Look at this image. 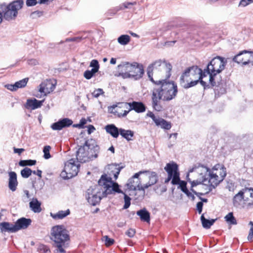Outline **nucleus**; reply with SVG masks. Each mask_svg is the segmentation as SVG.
I'll return each instance as SVG.
<instances>
[{"label": "nucleus", "mask_w": 253, "mask_h": 253, "mask_svg": "<svg viewBox=\"0 0 253 253\" xmlns=\"http://www.w3.org/2000/svg\"><path fill=\"white\" fill-rule=\"evenodd\" d=\"M120 185L117 182H113L110 178L106 175H102L98 180V184L88 188L86 192L85 197L88 202L92 206L98 204L103 197L115 193H121Z\"/></svg>", "instance_id": "1"}, {"label": "nucleus", "mask_w": 253, "mask_h": 253, "mask_svg": "<svg viewBox=\"0 0 253 253\" xmlns=\"http://www.w3.org/2000/svg\"><path fill=\"white\" fill-rule=\"evenodd\" d=\"M177 91V85L174 82L162 80L159 85L155 87L152 90L151 99L153 108L158 112L162 111L163 107L160 100L169 101L172 100L176 97Z\"/></svg>", "instance_id": "2"}, {"label": "nucleus", "mask_w": 253, "mask_h": 253, "mask_svg": "<svg viewBox=\"0 0 253 253\" xmlns=\"http://www.w3.org/2000/svg\"><path fill=\"white\" fill-rule=\"evenodd\" d=\"M195 171L197 174L204 175L206 181L208 182L209 185L204 184V187L207 189L206 193H209L215 188L226 175V168L219 164L215 165L211 170L209 168L203 165L195 167L189 170V172Z\"/></svg>", "instance_id": "3"}, {"label": "nucleus", "mask_w": 253, "mask_h": 253, "mask_svg": "<svg viewBox=\"0 0 253 253\" xmlns=\"http://www.w3.org/2000/svg\"><path fill=\"white\" fill-rule=\"evenodd\" d=\"M50 238L53 242V247L57 253H66L65 249L69 247L70 240L68 230L64 225H56L52 227Z\"/></svg>", "instance_id": "4"}, {"label": "nucleus", "mask_w": 253, "mask_h": 253, "mask_svg": "<svg viewBox=\"0 0 253 253\" xmlns=\"http://www.w3.org/2000/svg\"><path fill=\"white\" fill-rule=\"evenodd\" d=\"M205 76V72L203 73L197 66H193L185 70L180 76L179 84L183 88L188 89L197 84Z\"/></svg>", "instance_id": "5"}, {"label": "nucleus", "mask_w": 253, "mask_h": 253, "mask_svg": "<svg viewBox=\"0 0 253 253\" xmlns=\"http://www.w3.org/2000/svg\"><path fill=\"white\" fill-rule=\"evenodd\" d=\"M118 68L122 72L121 74L124 78H132L138 80L142 78L144 74L143 66L137 62H124L119 65Z\"/></svg>", "instance_id": "6"}, {"label": "nucleus", "mask_w": 253, "mask_h": 253, "mask_svg": "<svg viewBox=\"0 0 253 253\" xmlns=\"http://www.w3.org/2000/svg\"><path fill=\"white\" fill-rule=\"evenodd\" d=\"M227 64V60L222 57L217 56L208 63L204 72L210 75L209 81L211 86L215 85L216 76L223 71Z\"/></svg>", "instance_id": "7"}, {"label": "nucleus", "mask_w": 253, "mask_h": 253, "mask_svg": "<svg viewBox=\"0 0 253 253\" xmlns=\"http://www.w3.org/2000/svg\"><path fill=\"white\" fill-rule=\"evenodd\" d=\"M23 5L22 0H15L9 4L3 3L0 4V13L5 20L9 21L15 19L18 14V11Z\"/></svg>", "instance_id": "8"}, {"label": "nucleus", "mask_w": 253, "mask_h": 253, "mask_svg": "<svg viewBox=\"0 0 253 253\" xmlns=\"http://www.w3.org/2000/svg\"><path fill=\"white\" fill-rule=\"evenodd\" d=\"M78 162L76 163L73 159L67 161L65 164L64 170L61 172L60 176L64 179H68L77 175L80 166Z\"/></svg>", "instance_id": "9"}, {"label": "nucleus", "mask_w": 253, "mask_h": 253, "mask_svg": "<svg viewBox=\"0 0 253 253\" xmlns=\"http://www.w3.org/2000/svg\"><path fill=\"white\" fill-rule=\"evenodd\" d=\"M233 61L243 65L251 64L253 66V51L243 50L239 53L233 58Z\"/></svg>", "instance_id": "10"}, {"label": "nucleus", "mask_w": 253, "mask_h": 253, "mask_svg": "<svg viewBox=\"0 0 253 253\" xmlns=\"http://www.w3.org/2000/svg\"><path fill=\"white\" fill-rule=\"evenodd\" d=\"M55 87V84L51 80H46L42 82L39 85V91L41 95H36L38 98H41L42 95L46 96L47 94L53 91Z\"/></svg>", "instance_id": "11"}, {"label": "nucleus", "mask_w": 253, "mask_h": 253, "mask_svg": "<svg viewBox=\"0 0 253 253\" xmlns=\"http://www.w3.org/2000/svg\"><path fill=\"white\" fill-rule=\"evenodd\" d=\"M121 164H112L110 165H108L107 168L108 169L107 172V174H104L103 175H106L107 178H110L111 181L113 182H115L112 180V176H114V178L115 180H116L118 175L121 170L122 169L124 168L123 166H121Z\"/></svg>", "instance_id": "12"}, {"label": "nucleus", "mask_w": 253, "mask_h": 253, "mask_svg": "<svg viewBox=\"0 0 253 253\" xmlns=\"http://www.w3.org/2000/svg\"><path fill=\"white\" fill-rule=\"evenodd\" d=\"M86 145L88 155H92L89 157L90 161L96 158L99 151V147L96 144L95 140L92 139H88L86 140Z\"/></svg>", "instance_id": "13"}, {"label": "nucleus", "mask_w": 253, "mask_h": 253, "mask_svg": "<svg viewBox=\"0 0 253 253\" xmlns=\"http://www.w3.org/2000/svg\"><path fill=\"white\" fill-rule=\"evenodd\" d=\"M91 156L88 155L87 145H86V141H85L84 145L81 146L77 152V159L80 163H85L90 161L89 157Z\"/></svg>", "instance_id": "14"}, {"label": "nucleus", "mask_w": 253, "mask_h": 253, "mask_svg": "<svg viewBox=\"0 0 253 253\" xmlns=\"http://www.w3.org/2000/svg\"><path fill=\"white\" fill-rule=\"evenodd\" d=\"M164 66L165 68L166 72V76L167 78H169L171 76L170 71L172 69V66L170 63H168L166 62H164L163 64H162V61L161 60H156L153 63L150 64L148 67H151V69L153 70L154 69H158L161 66Z\"/></svg>", "instance_id": "15"}, {"label": "nucleus", "mask_w": 253, "mask_h": 253, "mask_svg": "<svg viewBox=\"0 0 253 253\" xmlns=\"http://www.w3.org/2000/svg\"><path fill=\"white\" fill-rule=\"evenodd\" d=\"M73 124L72 120L69 118H63L52 124L51 127L53 130H60L62 128L69 127Z\"/></svg>", "instance_id": "16"}, {"label": "nucleus", "mask_w": 253, "mask_h": 253, "mask_svg": "<svg viewBox=\"0 0 253 253\" xmlns=\"http://www.w3.org/2000/svg\"><path fill=\"white\" fill-rule=\"evenodd\" d=\"M126 106L128 105L130 107L129 110H134L138 113H142L145 111L146 106L142 102L133 101L129 103H125Z\"/></svg>", "instance_id": "17"}, {"label": "nucleus", "mask_w": 253, "mask_h": 253, "mask_svg": "<svg viewBox=\"0 0 253 253\" xmlns=\"http://www.w3.org/2000/svg\"><path fill=\"white\" fill-rule=\"evenodd\" d=\"M32 220L30 218L21 217L18 219L15 223L16 232L21 230L25 229L31 224Z\"/></svg>", "instance_id": "18"}, {"label": "nucleus", "mask_w": 253, "mask_h": 253, "mask_svg": "<svg viewBox=\"0 0 253 253\" xmlns=\"http://www.w3.org/2000/svg\"><path fill=\"white\" fill-rule=\"evenodd\" d=\"M8 188L12 192L15 191L18 184L17 174L14 171H10L8 172Z\"/></svg>", "instance_id": "19"}, {"label": "nucleus", "mask_w": 253, "mask_h": 253, "mask_svg": "<svg viewBox=\"0 0 253 253\" xmlns=\"http://www.w3.org/2000/svg\"><path fill=\"white\" fill-rule=\"evenodd\" d=\"M29 81L28 78H24L20 81L16 82L14 84H9L5 85V87L11 91H16L18 88L24 87Z\"/></svg>", "instance_id": "20"}, {"label": "nucleus", "mask_w": 253, "mask_h": 253, "mask_svg": "<svg viewBox=\"0 0 253 253\" xmlns=\"http://www.w3.org/2000/svg\"><path fill=\"white\" fill-rule=\"evenodd\" d=\"M44 100H38L35 98L28 99L25 105V106L27 109L35 110L37 108H40L42 105Z\"/></svg>", "instance_id": "21"}, {"label": "nucleus", "mask_w": 253, "mask_h": 253, "mask_svg": "<svg viewBox=\"0 0 253 253\" xmlns=\"http://www.w3.org/2000/svg\"><path fill=\"white\" fill-rule=\"evenodd\" d=\"M106 131L113 137L117 138L120 134V128H118L115 125L110 124L105 126Z\"/></svg>", "instance_id": "22"}, {"label": "nucleus", "mask_w": 253, "mask_h": 253, "mask_svg": "<svg viewBox=\"0 0 253 253\" xmlns=\"http://www.w3.org/2000/svg\"><path fill=\"white\" fill-rule=\"evenodd\" d=\"M140 185H141V181L140 179H133L131 178H130L128 180L126 184V186L129 190L135 191L138 190V188L139 187Z\"/></svg>", "instance_id": "23"}, {"label": "nucleus", "mask_w": 253, "mask_h": 253, "mask_svg": "<svg viewBox=\"0 0 253 253\" xmlns=\"http://www.w3.org/2000/svg\"><path fill=\"white\" fill-rule=\"evenodd\" d=\"M0 229L1 232H16L15 225L7 222L0 223Z\"/></svg>", "instance_id": "24"}, {"label": "nucleus", "mask_w": 253, "mask_h": 253, "mask_svg": "<svg viewBox=\"0 0 253 253\" xmlns=\"http://www.w3.org/2000/svg\"><path fill=\"white\" fill-rule=\"evenodd\" d=\"M245 194V202L248 205H253V188L245 187L243 188Z\"/></svg>", "instance_id": "25"}, {"label": "nucleus", "mask_w": 253, "mask_h": 253, "mask_svg": "<svg viewBox=\"0 0 253 253\" xmlns=\"http://www.w3.org/2000/svg\"><path fill=\"white\" fill-rule=\"evenodd\" d=\"M245 194L243 189L240 190L236 194L233 199V204L235 207H238L240 205L242 200L245 201Z\"/></svg>", "instance_id": "26"}, {"label": "nucleus", "mask_w": 253, "mask_h": 253, "mask_svg": "<svg viewBox=\"0 0 253 253\" xmlns=\"http://www.w3.org/2000/svg\"><path fill=\"white\" fill-rule=\"evenodd\" d=\"M41 203L37 198H33L29 203V206L32 211L35 213H39L42 211Z\"/></svg>", "instance_id": "27"}, {"label": "nucleus", "mask_w": 253, "mask_h": 253, "mask_svg": "<svg viewBox=\"0 0 253 253\" xmlns=\"http://www.w3.org/2000/svg\"><path fill=\"white\" fill-rule=\"evenodd\" d=\"M136 214L140 217L141 221L149 222L150 220V214L145 208H143L136 212Z\"/></svg>", "instance_id": "28"}, {"label": "nucleus", "mask_w": 253, "mask_h": 253, "mask_svg": "<svg viewBox=\"0 0 253 253\" xmlns=\"http://www.w3.org/2000/svg\"><path fill=\"white\" fill-rule=\"evenodd\" d=\"M155 124L156 126H160L161 128L167 130L170 129L171 127L170 122H168L164 119L160 117H158V120L155 121Z\"/></svg>", "instance_id": "29"}, {"label": "nucleus", "mask_w": 253, "mask_h": 253, "mask_svg": "<svg viewBox=\"0 0 253 253\" xmlns=\"http://www.w3.org/2000/svg\"><path fill=\"white\" fill-rule=\"evenodd\" d=\"M168 174L171 175L178 172V166L175 163H168L165 168Z\"/></svg>", "instance_id": "30"}, {"label": "nucleus", "mask_w": 253, "mask_h": 253, "mask_svg": "<svg viewBox=\"0 0 253 253\" xmlns=\"http://www.w3.org/2000/svg\"><path fill=\"white\" fill-rule=\"evenodd\" d=\"M120 135L125 138L127 141H129L132 140L134 136V132L131 130H126L125 129L120 128Z\"/></svg>", "instance_id": "31"}, {"label": "nucleus", "mask_w": 253, "mask_h": 253, "mask_svg": "<svg viewBox=\"0 0 253 253\" xmlns=\"http://www.w3.org/2000/svg\"><path fill=\"white\" fill-rule=\"evenodd\" d=\"M70 213V211L69 209L66 211H60L56 213H50L51 216L54 219H63Z\"/></svg>", "instance_id": "32"}, {"label": "nucleus", "mask_w": 253, "mask_h": 253, "mask_svg": "<svg viewBox=\"0 0 253 253\" xmlns=\"http://www.w3.org/2000/svg\"><path fill=\"white\" fill-rule=\"evenodd\" d=\"M214 86V85L213 86ZM215 94H217L218 95L223 94L226 93V84L224 83L221 82L220 83H218V84L216 85V82H215Z\"/></svg>", "instance_id": "33"}, {"label": "nucleus", "mask_w": 253, "mask_h": 253, "mask_svg": "<svg viewBox=\"0 0 253 253\" xmlns=\"http://www.w3.org/2000/svg\"><path fill=\"white\" fill-rule=\"evenodd\" d=\"M201 220L203 227L206 229H209L213 224L216 219H207L204 217V214H202L201 216Z\"/></svg>", "instance_id": "34"}, {"label": "nucleus", "mask_w": 253, "mask_h": 253, "mask_svg": "<svg viewBox=\"0 0 253 253\" xmlns=\"http://www.w3.org/2000/svg\"><path fill=\"white\" fill-rule=\"evenodd\" d=\"M198 179L193 181H191L190 180V179L188 180V181L191 183V188L193 189L194 187H195L198 185L201 184L203 182H206L205 178L204 176V175H201L200 174H198Z\"/></svg>", "instance_id": "35"}, {"label": "nucleus", "mask_w": 253, "mask_h": 253, "mask_svg": "<svg viewBox=\"0 0 253 253\" xmlns=\"http://www.w3.org/2000/svg\"><path fill=\"white\" fill-rule=\"evenodd\" d=\"M152 186L149 182L145 184H144L143 186L140 185L139 187L138 188V190L140 192V194L139 195V197H136V199H143L145 195V190L147 189L149 187Z\"/></svg>", "instance_id": "36"}, {"label": "nucleus", "mask_w": 253, "mask_h": 253, "mask_svg": "<svg viewBox=\"0 0 253 253\" xmlns=\"http://www.w3.org/2000/svg\"><path fill=\"white\" fill-rule=\"evenodd\" d=\"M149 181L148 182L151 185H153L156 184L158 181V176L156 172L149 171Z\"/></svg>", "instance_id": "37"}, {"label": "nucleus", "mask_w": 253, "mask_h": 253, "mask_svg": "<svg viewBox=\"0 0 253 253\" xmlns=\"http://www.w3.org/2000/svg\"><path fill=\"white\" fill-rule=\"evenodd\" d=\"M130 41V37L127 35H122L118 38V42L121 45H126Z\"/></svg>", "instance_id": "38"}, {"label": "nucleus", "mask_w": 253, "mask_h": 253, "mask_svg": "<svg viewBox=\"0 0 253 253\" xmlns=\"http://www.w3.org/2000/svg\"><path fill=\"white\" fill-rule=\"evenodd\" d=\"M224 218L226 221L230 224L236 225L237 223L236 219L233 215V212H229L225 216Z\"/></svg>", "instance_id": "39"}, {"label": "nucleus", "mask_w": 253, "mask_h": 253, "mask_svg": "<svg viewBox=\"0 0 253 253\" xmlns=\"http://www.w3.org/2000/svg\"><path fill=\"white\" fill-rule=\"evenodd\" d=\"M151 67H148L147 69V73L148 76V78H149L150 80L154 84L156 85H159V84L161 83L162 80H159V81H154V80L153 78V71L152 69L151 68Z\"/></svg>", "instance_id": "40"}, {"label": "nucleus", "mask_w": 253, "mask_h": 253, "mask_svg": "<svg viewBox=\"0 0 253 253\" xmlns=\"http://www.w3.org/2000/svg\"><path fill=\"white\" fill-rule=\"evenodd\" d=\"M37 161L34 160H21L19 162V165L21 167L32 166L35 165Z\"/></svg>", "instance_id": "41"}, {"label": "nucleus", "mask_w": 253, "mask_h": 253, "mask_svg": "<svg viewBox=\"0 0 253 253\" xmlns=\"http://www.w3.org/2000/svg\"><path fill=\"white\" fill-rule=\"evenodd\" d=\"M120 193H122L124 195V199L125 201V204L123 207V209H128L130 205V201L131 198L125 192L122 191V192Z\"/></svg>", "instance_id": "42"}, {"label": "nucleus", "mask_w": 253, "mask_h": 253, "mask_svg": "<svg viewBox=\"0 0 253 253\" xmlns=\"http://www.w3.org/2000/svg\"><path fill=\"white\" fill-rule=\"evenodd\" d=\"M33 170L30 168L26 167L21 170V176L25 178H28L32 174Z\"/></svg>", "instance_id": "43"}, {"label": "nucleus", "mask_w": 253, "mask_h": 253, "mask_svg": "<svg viewBox=\"0 0 253 253\" xmlns=\"http://www.w3.org/2000/svg\"><path fill=\"white\" fill-rule=\"evenodd\" d=\"M171 183L173 185H177L180 182L179 172L172 174Z\"/></svg>", "instance_id": "44"}, {"label": "nucleus", "mask_w": 253, "mask_h": 253, "mask_svg": "<svg viewBox=\"0 0 253 253\" xmlns=\"http://www.w3.org/2000/svg\"><path fill=\"white\" fill-rule=\"evenodd\" d=\"M90 66L93 68L92 70H94L95 72H97L98 71L99 64L97 60H92L90 63Z\"/></svg>", "instance_id": "45"}, {"label": "nucleus", "mask_w": 253, "mask_h": 253, "mask_svg": "<svg viewBox=\"0 0 253 253\" xmlns=\"http://www.w3.org/2000/svg\"><path fill=\"white\" fill-rule=\"evenodd\" d=\"M51 149L50 146H45L44 147L43 149V152L44 153L43 157L45 159H48L51 157V155L49 153V151Z\"/></svg>", "instance_id": "46"}, {"label": "nucleus", "mask_w": 253, "mask_h": 253, "mask_svg": "<svg viewBox=\"0 0 253 253\" xmlns=\"http://www.w3.org/2000/svg\"><path fill=\"white\" fill-rule=\"evenodd\" d=\"M96 72L93 70H86L84 74V77L87 79H90Z\"/></svg>", "instance_id": "47"}, {"label": "nucleus", "mask_w": 253, "mask_h": 253, "mask_svg": "<svg viewBox=\"0 0 253 253\" xmlns=\"http://www.w3.org/2000/svg\"><path fill=\"white\" fill-rule=\"evenodd\" d=\"M38 250V251H39L40 252L43 253L50 252V250L49 247L47 246L44 245L43 244H41L39 246Z\"/></svg>", "instance_id": "48"}, {"label": "nucleus", "mask_w": 253, "mask_h": 253, "mask_svg": "<svg viewBox=\"0 0 253 253\" xmlns=\"http://www.w3.org/2000/svg\"><path fill=\"white\" fill-rule=\"evenodd\" d=\"M104 241L105 242V245L107 246H110L113 245L114 243V239L112 238H110L108 236H105L103 237Z\"/></svg>", "instance_id": "49"}, {"label": "nucleus", "mask_w": 253, "mask_h": 253, "mask_svg": "<svg viewBox=\"0 0 253 253\" xmlns=\"http://www.w3.org/2000/svg\"><path fill=\"white\" fill-rule=\"evenodd\" d=\"M249 225H250L251 227L248 236V240L250 241H252L253 240V221H251L249 222Z\"/></svg>", "instance_id": "50"}, {"label": "nucleus", "mask_w": 253, "mask_h": 253, "mask_svg": "<svg viewBox=\"0 0 253 253\" xmlns=\"http://www.w3.org/2000/svg\"><path fill=\"white\" fill-rule=\"evenodd\" d=\"M104 93V91L101 88H98L97 89H95L92 93V95L93 97L95 98H97L100 95L103 94Z\"/></svg>", "instance_id": "51"}, {"label": "nucleus", "mask_w": 253, "mask_h": 253, "mask_svg": "<svg viewBox=\"0 0 253 253\" xmlns=\"http://www.w3.org/2000/svg\"><path fill=\"white\" fill-rule=\"evenodd\" d=\"M253 2V0H241L239 4V6L245 7Z\"/></svg>", "instance_id": "52"}, {"label": "nucleus", "mask_w": 253, "mask_h": 253, "mask_svg": "<svg viewBox=\"0 0 253 253\" xmlns=\"http://www.w3.org/2000/svg\"><path fill=\"white\" fill-rule=\"evenodd\" d=\"M83 40L81 37H76L71 38H68L66 40V42H81Z\"/></svg>", "instance_id": "53"}, {"label": "nucleus", "mask_w": 253, "mask_h": 253, "mask_svg": "<svg viewBox=\"0 0 253 253\" xmlns=\"http://www.w3.org/2000/svg\"><path fill=\"white\" fill-rule=\"evenodd\" d=\"M135 234V230L132 228H129L126 232V235L129 238L133 237Z\"/></svg>", "instance_id": "54"}, {"label": "nucleus", "mask_w": 253, "mask_h": 253, "mask_svg": "<svg viewBox=\"0 0 253 253\" xmlns=\"http://www.w3.org/2000/svg\"><path fill=\"white\" fill-rule=\"evenodd\" d=\"M179 186L180 187L181 190L184 193L188 190L186 187V182L184 181L180 182Z\"/></svg>", "instance_id": "55"}, {"label": "nucleus", "mask_w": 253, "mask_h": 253, "mask_svg": "<svg viewBox=\"0 0 253 253\" xmlns=\"http://www.w3.org/2000/svg\"><path fill=\"white\" fill-rule=\"evenodd\" d=\"M148 172L149 170L140 171L138 172L135 173L131 178L133 179H140L139 177L141 174Z\"/></svg>", "instance_id": "56"}, {"label": "nucleus", "mask_w": 253, "mask_h": 253, "mask_svg": "<svg viewBox=\"0 0 253 253\" xmlns=\"http://www.w3.org/2000/svg\"><path fill=\"white\" fill-rule=\"evenodd\" d=\"M197 209L199 213H201L203 210V203L202 202H199L197 204Z\"/></svg>", "instance_id": "57"}, {"label": "nucleus", "mask_w": 253, "mask_h": 253, "mask_svg": "<svg viewBox=\"0 0 253 253\" xmlns=\"http://www.w3.org/2000/svg\"><path fill=\"white\" fill-rule=\"evenodd\" d=\"M27 63L29 65H36L38 64V61L36 59H30L27 60Z\"/></svg>", "instance_id": "58"}, {"label": "nucleus", "mask_w": 253, "mask_h": 253, "mask_svg": "<svg viewBox=\"0 0 253 253\" xmlns=\"http://www.w3.org/2000/svg\"><path fill=\"white\" fill-rule=\"evenodd\" d=\"M184 193L186 195V196L188 198H191L192 201L195 200V197L194 194H192L191 192H190L188 190H187Z\"/></svg>", "instance_id": "59"}, {"label": "nucleus", "mask_w": 253, "mask_h": 253, "mask_svg": "<svg viewBox=\"0 0 253 253\" xmlns=\"http://www.w3.org/2000/svg\"><path fill=\"white\" fill-rule=\"evenodd\" d=\"M147 116L148 117H150L153 120V121L155 123V121H156V120H158V117H156L155 116V115L151 111H149L147 113Z\"/></svg>", "instance_id": "60"}, {"label": "nucleus", "mask_w": 253, "mask_h": 253, "mask_svg": "<svg viewBox=\"0 0 253 253\" xmlns=\"http://www.w3.org/2000/svg\"><path fill=\"white\" fill-rule=\"evenodd\" d=\"M37 2L36 0H27L26 1V5L28 6H32L35 5L37 4Z\"/></svg>", "instance_id": "61"}, {"label": "nucleus", "mask_w": 253, "mask_h": 253, "mask_svg": "<svg viewBox=\"0 0 253 253\" xmlns=\"http://www.w3.org/2000/svg\"><path fill=\"white\" fill-rule=\"evenodd\" d=\"M190 190L194 194L196 195L197 196H198L199 198L201 196H203L205 194H206V192L205 193H201V192H197L195 190H194V189L191 188Z\"/></svg>", "instance_id": "62"}, {"label": "nucleus", "mask_w": 253, "mask_h": 253, "mask_svg": "<svg viewBox=\"0 0 253 253\" xmlns=\"http://www.w3.org/2000/svg\"><path fill=\"white\" fill-rule=\"evenodd\" d=\"M24 151V149L23 148H14V152L20 155L22 152Z\"/></svg>", "instance_id": "63"}, {"label": "nucleus", "mask_w": 253, "mask_h": 253, "mask_svg": "<svg viewBox=\"0 0 253 253\" xmlns=\"http://www.w3.org/2000/svg\"><path fill=\"white\" fill-rule=\"evenodd\" d=\"M130 111V110H129V109L127 111L125 110V111H124L123 113H119L118 115L119 117H125L128 114V113H129V112Z\"/></svg>", "instance_id": "64"}]
</instances>
